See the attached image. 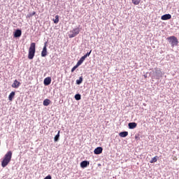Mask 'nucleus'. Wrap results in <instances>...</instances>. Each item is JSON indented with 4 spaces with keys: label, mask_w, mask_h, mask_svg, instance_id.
Wrapping results in <instances>:
<instances>
[{
    "label": "nucleus",
    "mask_w": 179,
    "mask_h": 179,
    "mask_svg": "<svg viewBox=\"0 0 179 179\" xmlns=\"http://www.w3.org/2000/svg\"><path fill=\"white\" fill-rule=\"evenodd\" d=\"M12 160V151H8L5 155L1 162V167H6L8 163Z\"/></svg>",
    "instance_id": "nucleus-1"
},
{
    "label": "nucleus",
    "mask_w": 179,
    "mask_h": 179,
    "mask_svg": "<svg viewBox=\"0 0 179 179\" xmlns=\"http://www.w3.org/2000/svg\"><path fill=\"white\" fill-rule=\"evenodd\" d=\"M76 69V68H72L71 69V72H75V70Z\"/></svg>",
    "instance_id": "nucleus-26"
},
{
    "label": "nucleus",
    "mask_w": 179,
    "mask_h": 179,
    "mask_svg": "<svg viewBox=\"0 0 179 179\" xmlns=\"http://www.w3.org/2000/svg\"><path fill=\"white\" fill-rule=\"evenodd\" d=\"M44 179H51V175H48Z\"/></svg>",
    "instance_id": "nucleus-25"
},
{
    "label": "nucleus",
    "mask_w": 179,
    "mask_h": 179,
    "mask_svg": "<svg viewBox=\"0 0 179 179\" xmlns=\"http://www.w3.org/2000/svg\"><path fill=\"white\" fill-rule=\"evenodd\" d=\"M103 152V148L101 147H98L94 150V155H100Z\"/></svg>",
    "instance_id": "nucleus-10"
},
{
    "label": "nucleus",
    "mask_w": 179,
    "mask_h": 179,
    "mask_svg": "<svg viewBox=\"0 0 179 179\" xmlns=\"http://www.w3.org/2000/svg\"><path fill=\"white\" fill-rule=\"evenodd\" d=\"M46 1H50V0H46Z\"/></svg>",
    "instance_id": "nucleus-27"
},
{
    "label": "nucleus",
    "mask_w": 179,
    "mask_h": 179,
    "mask_svg": "<svg viewBox=\"0 0 179 179\" xmlns=\"http://www.w3.org/2000/svg\"><path fill=\"white\" fill-rule=\"evenodd\" d=\"M51 103V101L48 99H46L43 101V106H50V104Z\"/></svg>",
    "instance_id": "nucleus-15"
},
{
    "label": "nucleus",
    "mask_w": 179,
    "mask_h": 179,
    "mask_svg": "<svg viewBox=\"0 0 179 179\" xmlns=\"http://www.w3.org/2000/svg\"><path fill=\"white\" fill-rule=\"evenodd\" d=\"M87 166H89V162H87V161H83L80 163V167H82L83 169L87 167Z\"/></svg>",
    "instance_id": "nucleus-13"
},
{
    "label": "nucleus",
    "mask_w": 179,
    "mask_h": 179,
    "mask_svg": "<svg viewBox=\"0 0 179 179\" xmlns=\"http://www.w3.org/2000/svg\"><path fill=\"white\" fill-rule=\"evenodd\" d=\"M141 0H132V3H134V5H139V3H141Z\"/></svg>",
    "instance_id": "nucleus-20"
},
{
    "label": "nucleus",
    "mask_w": 179,
    "mask_h": 179,
    "mask_svg": "<svg viewBox=\"0 0 179 179\" xmlns=\"http://www.w3.org/2000/svg\"><path fill=\"white\" fill-rule=\"evenodd\" d=\"M34 54H36V43H31V45L29 49V59H33V58H34Z\"/></svg>",
    "instance_id": "nucleus-2"
},
{
    "label": "nucleus",
    "mask_w": 179,
    "mask_h": 179,
    "mask_svg": "<svg viewBox=\"0 0 179 179\" xmlns=\"http://www.w3.org/2000/svg\"><path fill=\"white\" fill-rule=\"evenodd\" d=\"M86 59L85 57H82L78 62H77L76 65L73 66V68H78V66H80L82 64H83V62Z\"/></svg>",
    "instance_id": "nucleus-6"
},
{
    "label": "nucleus",
    "mask_w": 179,
    "mask_h": 179,
    "mask_svg": "<svg viewBox=\"0 0 179 179\" xmlns=\"http://www.w3.org/2000/svg\"><path fill=\"white\" fill-rule=\"evenodd\" d=\"M90 54H92V50H90V52H87L84 56H83L85 59L86 58H87V57L90 56Z\"/></svg>",
    "instance_id": "nucleus-22"
},
{
    "label": "nucleus",
    "mask_w": 179,
    "mask_h": 179,
    "mask_svg": "<svg viewBox=\"0 0 179 179\" xmlns=\"http://www.w3.org/2000/svg\"><path fill=\"white\" fill-rule=\"evenodd\" d=\"M59 131H58L57 134L55 136L54 141L55 142H58L59 139Z\"/></svg>",
    "instance_id": "nucleus-19"
},
{
    "label": "nucleus",
    "mask_w": 179,
    "mask_h": 179,
    "mask_svg": "<svg viewBox=\"0 0 179 179\" xmlns=\"http://www.w3.org/2000/svg\"><path fill=\"white\" fill-rule=\"evenodd\" d=\"M59 22V15H55V19L54 20V23L57 24Z\"/></svg>",
    "instance_id": "nucleus-21"
},
{
    "label": "nucleus",
    "mask_w": 179,
    "mask_h": 179,
    "mask_svg": "<svg viewBox=\"0 0 179 179\" xmlns=\"http://www.w3.org/2000/svg\"><path fill=\"white\" fill-rule=\"evenodd\" d=\"M22 36V30L20 29H16L14 32V37L15 38H18V37H20Z\"/></svg>",
    "instance_id": "nucleus-7"
},
{
    "label": "nucleus",
    "mask_w": 179,
    "mask_h": 179,
    "mask_svg": "<svg viewBox=\"0 0 179 179\" xmlns=\"http://www.w3.org/2000/svg\"><path fill=\"white\" fill-rule=\"evenodd\" d=\"M167 41H169L171 47H176V45H178V39H177V37L174 36L168 37Z\"/></svg>",
    "instance_id": "nucleus-3"
},
{
    "label": "nucleus",
    "mask_w": 179,
    "mask_h": 179,
    "mask_svg": "<svg viewBox=\"0 0 179 179\" xmlns=\"http://www.w3.org/2000/svg\"><path fill=\"white\" fill-rule=\"evenodd\" d=\"M11 86L14 89H17V87H19V86H20V82L17 81V80H15L14 83L12 84Z\"/></svg>",
    "instance_id": "nucleus-9"
},
{
    "label": "nucleus",
    "mask_w": 179,
    "mask_h": 179,
    "mask_svg": "<svg viewBox=\"0 0 179 179\" xmlns=\"http://www.w3.org/2000/svg\"><path fill=\"white\" fill-rule=\"evenodd\" d=\"M15 97V92H12L9 96H8V100L10 101H12V100H13V98Z\"/></svg>",
    "instance_id": "nucleus-16"
},
{
    "label": "nucleus",
    "mask_w": 179,
    "mask_h": 179,
    "mask_svg": "<svg viewBox=\"0 0 179 179\" xmlns=\"http://www.w3.org/2000/svg\"><path fill=\"white\" fill-rule=\"evenodd\" d=\"M119 136L121 138H127V136H128V131H123V132H120L119 134Z\"/></svg>",
    "instance_id": "nucleus-14"
},
{
    "label": "nucleus",
    "mask_w": 179,
    "mask_h": 179,
    "mask_svg": "<svg viewBox=\"0 0 179 179\" xmlns=\"http://www.w3.org/2000/svg\"><path fill=\"white\" fill-rule=\"evenodd\" d=\"M83 82V77H80L78 80H76V84L77 85H80Z\"/></svg>",
    "instance_id": "nucleus-18"
},
{
    "label": "nucleus",
    "mask_w": 179,
    "mask_h": 179,
    "mask_svg": "<svg viewBox=\"0 0 179 179\" xmlns=\"http://www.w3.org/2000/svg\"><path fill=\"white\" fill-rule=\"evenodd\" d=\"M159 158V157L155 156L153 158L151 159L150 163H156V162H157V159Z\"/></svg>",
    "instance_id": "nucleus-17"
},
{
    "label": "nucleus",
    "mask_w": 179,
    "mask_h": 179,
    "mask_svg": "<svg viewBox=\"0 0 179 179\" xmlns=\"http://www.w3.org/2000/svg\"><path fill=\"white\" fill-rule=\"evenodd\" d=\"M43 83L45 86H48V85L51 84V78L47 77L44 79Z\"/></svg>",
    "instance_id": "nucleus-11"
},
{
    "label": "nucleus",
    "mask_w": 179,
    "mask_h": 179,
    "mask_svg": "<svg viewBox=\"0 0 179 179\" xmlns=\"http://www.w3.org/2000/svg\"><path fill=\"white\" fill-rule=\"evenodd\" d=\"M79 33H80L79 27L75 28L73 30L70 31L69 34V38H73V37H76V36H78Z\"/></svg>",
    "instance_id": "nucleus-4"
},
{
    "label": "nucleus",
    "mask_w": 179,
    "mask_h": 179,
    "mask_svg": "<svg viewBox=\"0 0 179 179\" xmlns=\"http://www.w3.org/2000/svg\"><path fill=\"white\" fill-rule=\"evenodd\" d=\"M75 99H76V100H80V99H81L80 94H76Z\"/></svg>",
    "instance_id": "nucleus-23"
},
{
    "label": "nucleus",
    "mask_w": 179,
    "mask_h": 179,
    "mask_svg": "<svg viewBox=\"0 0 179 179\" xmlns=\"http://www.w3.org/2000/svg\"><path fill=\"white\" fill-rule=\"evenodd\" d=\"M36 15V12L31 13L27 15V17H32V16H34Z\"/></svg>",
    "instance_id": "nucleus-24"
},
{
    "label": "nucleus",
    "mask_w": 179,
    "mask_h": 179,
    "mask_svg": "<svg viewBox=\"0 0 179 179\" xmlns=\"http://www.w3.org/2000/svg\"><path fill=\"white\" fill-rule=\"evenodd\" d=\"M138 126V124L136 122H130L129 123V129H135V128Z\"/></svg>",
    "instance_id": "nucleus-12"
},
{
    "label": "nucleus",
    "mask_w": 179,
    "mask_h": 179,
    "mask_svg": "<svg viewBox=\"0 0 179 179\" xmlns=\"http://www.w3.org/2000/svg\"><path fill=\"white\" fill-rule=\"evenodd\" d=\"M41 57H47V42L44 43V46L41 52Z\"/></svg>",
    "instance_id": "nucleus-5"
},
{
    "label": "nucleus",
    "mask_w": 179,
    "mask_h": 179,
    "mask_svg": "<svg viewBox=\"0 0 179 179\" xmlns=\"http://www.w3.org/2000/svg\"><path fill=\"white\" fill-rule=\"evenodd\" d=\"M162 20H170L171 19V15L165 14L161 17Z\"/></svg>",
    "instance_id": "nucleus-8"
}]
</instances>
